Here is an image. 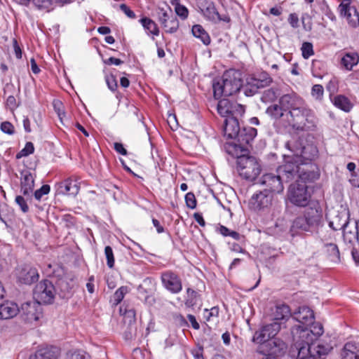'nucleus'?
Instances as JSON below:
<instances>
[{"label":"nucleus","instance_id":"35","mask_svg":"<svg viewBox=\"0 0 359 359\" xmlns=\"http://www.w3.org/2000/svg\"><path fill=\"white\" fill-rule=\"evenodd\" d=\"M342 231L345 242L354 243L358 241V230L356 222L354 224L352 229H349V224H348V227H345Z\"/></svg>","mask_w":359,"mask_h":359},{"label":"nucleus","instance_id":"21","mask_svg":"<svg viewBox=\"0 0 359 359\" xmlns=\"http://www.w3.org/2000/svg\"><path fill=\"white\" fill-rule=\"evenodd\" d=\"M292 317L306 327L309 326L314 322L313 311L306 306L299 307L297 311L293 313Z\"/></svg>","mask_w":359,"mask_h":359},{"label":"nucleus","instance_id":"61","mask_svg":"<svg viewBox=\"0 0 359 359\" xmlns=\"http://www.w3.org/2000/svg\"><path fill=\"white\" fill-rule=\"evenodd\" d=\"M120 9L130 18L133 19L135 18V13L130 9L126 4H122L120 5Z\"/></svg>","mask_w":359,"mask_h":359},{"label":"nucleus","instance_id":"44","mask_svg":"<svg viewBox=\"0 0 359 359\" xmlns=\"http://www.w3.org/2000/svg\"><path fill=\"white\" fill-rule=\"evenodd\" d=\"M127 287L122 286L119 287L114 294L111 301L115 305L118 304L124 298L125 294L127 293Z\"/></svg>","mask_w":359,"mask_h":359},{"label":"nucleus","instance_id":"10","mask_svg":"<svg viewBox=\"0 0 359 359\" xmlns=\"http://www.w3.org/2000/svg\"><path fill=\"white\" fill-rule=\"evenodd\" d=\"M198 6L203 16L209 21L217 23L220 21L229 22L228 16H221L213 1L210 0H198Z\"/></svg>","mask_w":359,"mask_h":359},{"label":"nucleus","instance_id":"7","mask_svg":"<svg viewBox=\"0 0 359 359\" xmlns=\"http://www.w3.org/2000/svg\"><path fill=\"white\" fill-rule=\"evenodd\" d=\"M273 194L267 191H262L254 194L249 200L250 209L256 212H265L272 205Z\"/></svg>","mask_w":359,"mask_h":359},{"label":"nucleus","instance_id":"25","mask_svg":"<svg viewBox=\"0 0 359 359\" xmlns=\"http://www.w3.org/2000/svg\"><path fill=\"white\" fill-rule=\"evenodd\" d=\"M303 100L294 93L285 94L279 99V104L287 110H292L298 104H301Z\"/></svg>","mask_w":359,"mask_h":359},{"label":"nucleus","instance_id":"41","mask_svg":"<svg viewBox=\"0 0 359 359\" xmlns=\"http://www.w3.org/2000/svg\"><path fill=\"white\" fill-rule=\"evenodd\" d=\"M311 344L313 353L318 357L326 355L331 350V347L329 346H324L320 344H316L313 342Z\"/></svg>","mask_w":359,"mask_h":359},{"label":"nucleus","instance_id":"48","mask_svg":"<svg viewBox=\"0 0 359 359\" xmlns=\"http://www.w3.org/2000/svg\"><path fill=\"white\" fill-rule=\"evenodd\" d=\"M219 316V309L218 307L214 306L212 309H205L203 312V318L205 319L207 322H210L212 320L213 318H217Z\"/></svg>","mask_w":359,"mask_h":359},{"label":"nucleus","instance_id":"31","mask_svg":"<svg viewBox=\"0 0 359 359\" xmlns=\"http://www.w3.org/2000/svg\"><path fill=\"white\" fill-rule=\"evenodd\" d=\"M342 359H358L359 350L353 342H347L341 353Z\"/></svg>","mask_w":359,"mask_h":359},{"label":"nucleus","instance_id":"43","mask_svg":"<svg viewBox=\"0 0 359 359\" xmlns=\"http://www.w3.org/2000/svg\"><path fill=\"white\" fill-rule=\"evenodd\" d=\"M53 1L60 4H67L70 0H33L34 4L39 8H47Z\"/></svg>","mask_w":359,"mask_h":359},{"label":"nucleus","instance_id":"26","mask_svg":"<svg viewBox=\"0 0 359 359\" xmlns=\"http://www.w3.org/2000/svg\"><path fill=\"white\" fill-rule=\"evenodd\" d=\"M348 219V212L343 211L329 222V226L334 231L343 230L345 227H348V224H349Z\"/></svg>","mask_w":359,"mask_h":359},{"label":"nucleus","instance_id":"28","mask_svg":"<svg viewBox=\"0 0 359 359\" xmlns=\"http://www.w3.org/2000/svg\"><path fill=\"white\" fill-rule=\"evenodd\" d=\"M19 311L20 309L15 303L7 302L0 305V318L8 319L13 318Z\"/></svg>","mask_w":359,"mask_h":359},{"label":"nucleus","instance_id":"63","mask_svg":"<svg viewBox=\"0 0 359 359\" xmlns=\"http://www.w3.org/2000/svg\"><path fill=\"white\" fill-rule=\"evenodd\" d=\"M104 63L107 65H114L118 66V65L123 64V62L118 58L111 57L108 58L107 60H104Z\"/></svg>","mask_w":359,"mask_h":359},{"label":"nucleus","instance_id":"62","mask_svg":"<svg viewBox=\"0 0 359 359\" xmlns=\"http://www.w3.org/2000/svg\"><path fill=\"white\" fill-rule=\"evenodd\" d=\"M114 148L116 152L121 154V155L126 156L127 154V150L124 148L121 143L115 142L114 144Z\"/></svg>","mask_w":359,"mask_h":359},{"label":"nucleus","instance_id":"56","mask_svg":"<svg viewBox=\"0 0 359 359\" xmlns=\"http://www.w3.org/2000/svg\"><path fill=\"white\" fill-rule=\"evenodd\" d=\"M15 203L19 205L20 210L23 212H27L29 211V206L25 201V199L24 198L23 196H17L15 197Z\"/></svg>","mask_w":359,"mask_h":359},{"label":"nucleus","instance_id":"64","mask_svg":"<svg viewBox=\"0 0 359 359\" xmlns=\"http://www.w3.org/2000/svg\"><path fill=\"white\" fill-rule=\"evenodd\" d=\"M349 182L352 186L359 188V176L355 172L351 173Z\"/></svg>","mask_w":359,"mask_h":359},{"label":"nucleus","instance_id":"4","mask_svg":"<svg viewBox=\"0 0 359 359\" xmlns=\"http://www.w3.org/2000/svg\"><path fill=\"white\" fill-rule=\"evenodd\" d=\"M287 198L290 202L296 206H306L310 201L311 194L308 191L306 183L297 181L291 184L288 189Z\"/></svg>","mask_w":359,"mask_h":359},{"label":"nucleus","instance_id":"24","mask_svg":"<svg viewBox=\"0 0 359 359\" xmlns=\"http://www.w3.org/2000/svg\"><path fill=\"white\" fill-rule=\"evenodd\" d=\"M240 129L238 121L235 116H229L224 120V133L228 138H236Z\"/></svg>","mask_w":359,"mask_h":359},{"label":"nucleus","instance_id":"34","mask_svg":"<svg viewBox=\"0 0 359 359\" xmlns=\"http://www.w3.org/2000/svg\"><path fill=\"white\" fill-rule=\"evenodd\" d=\"M324 250L327 254V258L334 263L340 262V254L337 245L335 243H326L324 245Z\"/></svg>","mask_w":359,"mask_h":359},{"label":"nucleus","instance_id":"58","mask_svg":"<svg viewBox=\"0 0 359 359\" xmlns=\"http://www.w3.org/2000/svg\"><path fill=\"white\" fill-rule=\"evenodd\" d=\"M106 83L108 88L113 92L117 88V81L113 75H109L106 77Z\"/></svg>","mask_w":359,"mask_h":359},{"label":"nucleus","instance_id":"30","mask_svg":"<svg viewBox=\"0 0 359 359\" xmlns=\"http://www.w3.org/2000/svg\"><path fill=\"white\" fill-rule=\"evenodd\" d=\"M359 62V55L355 52L345 53L341 59V65L346 70H351Z\"/></svg>","mask_w":359,"mask_h":359},{"label":"nucleus","instance_id":"15","mask_svg":"<svg viewBox=\"0 0 359 359\" xmlns=\"http://www.w3.org/2000/svg\"><path fill=\"white\" fill-rule=\"evenodd\" d=\"M161 279L163 286L170 292L177 294L182 291V280L176 273L165 271L161 273Z\"/></svg>","mask_w":359,"mask_h":359},{"label":"nucleus","instance_id":"16","mask_svg":"<svg viewBox=\"0 0 359 359\" xmlns=\"http://www.w3.org/2000/svg\"><path fill=\"white\" fill-rule=\"evenodd\" d=\"M257 135V130L252 127H244L240 129L238 135H236L237 143L235 147L240 149L241 151L248 150V145Z\"/></svg>","mask_w":359,"mask_h":359},{"label":"nucleus","instance_id":"50","mask_svg":"<svg viewBox=\"0 0 359 359\" xmlns=\"http://www.w3.org/2000/svg\"><path fill=\"white\" fill-rule=\"evenodd\" d=\"M50 187L48 184L43 185L40 189L36 190L34 193V198L37 201H40L44 195L49 194Z\"/></svg>","mask_w":359,"mask_h":359},{"label":"nucleus","instance_id":"32","mask_svg":"<svg viewBox=\"0 0 359 359\" xmlns=\"http://www.w3.org/2000/svg\"><path fill=\"white\" fill-rule=\"evenodd\" d=\"M273 316L274 320H280L288 319L292 316V314L290 309L287 305L285 304H277L275 306V309L273 311Z\"/></svg>","mask_w":359,"mask_h":359},{"label":"nucleus","instance_id":"59","mask_svg":"<svg viewBox=\"0 0 359 359\" xmlns=\"http://www.w3.org/2000/svg\"><path fill=\"white\" fill-rule=\"evenodd\" d=\"M288 22L293 28L299 27V18L296 13H290L288 17Z\"/></svg>","mask_w":359,"mask_h":359},{"label":"nucleus","instance_id":"13","mask_svg":"<svg viewBox=\"0 0 359 359\" xmlns=\"http://www.w3.org/2000/svg\"><path fill=\"white\" fill-rule=\"evenodd\" d=\"M217 111L222 116L229 117L243 115L245 108L243 105L228 99H222L218 102Z\"/></svg>","mask_w":359,"mask_h":359},{"label":"nucleus","instance_id":"57","mask_svg":"<svg viewBox=\"0 0 359 359\" xmlns=\"http://www.w3.org/2000/svg\"><path fill=\"white\" fill-rule=\"evenodd\" d=\"M1 130L3 133L8 135H13L14 133V126L8 121L1 123Z\"/></svg>","mask_w":359,"mask_h":359},{"label":"nucleus","instance_id":"2","mask_svg":"<svg viewBox=\"0 0 359 359\" xmlns=\"http://www.w3.org/2000/svg\"><path fill=\"white\" fill-rule=\"evenodd\" d=\"M242 87L241 74L239 71L229 69L226 71L220 79L213 81L214 97L219 99L233 95Z\"/></svg>","mask_w":359,"mask_h":359},{"label":"nucleus","instance_id":"54","mask_svg":"<svg viewBox=\"0 0 359 359\" xmlns=\"http://www.w3.org/2000/svg\"><path fill=\"white\" fill-rule=\"evenodd\" d=\"M185 202L187 207L191 209H194L196 207V197L192 192H189L186 194Z\"/></svg>","mask_w":359,"mask_h":359},{"label":"nucleus","instance_id":"8","mask_svg":"<svg viewBox=\"0 0 359 359\" xmlns=\"http://www.w3.org/2000/svg\"><path fill=\"white\" fill-rule=\"evenodd\" d=\"M285 147L297 158L312 161L318 154V149L313 145L302 146L297 142L289 141L285 144Z\"/></svg>","mask_w":359,"mask_h":359},{"label":"nucleus","instance_id":"39","mask_svg":"<svg viewBox=\"0 0 359 359\" xmlns=\"http://www.w3.org/2000/svg\"><path fill=\"white\" fill-rule=\"evenodd\" d=\"M170 4L175 7L176 14L182 20L187 18L189 11L185 6L180 4V0H170Z\"/></svg>","mask_w":359,"mask_h":359},{"label":"nucleus","instance_id":"51","mask_svg":"<svg viewBox=\"0 0 359 359\" xmlns=\"http://www.w3.org/2000/svg\"><path fill=\"white\" fill-rule=\"evenodd\" d=\"M138 292L142 297L140 298H144V301L145 304H147L149 305H151L154 303L155 299L153 295L151 294H147V291L142 287L140 286L138 287Z\"/></svg>","mask_w":359,"mask_h":359},{"label":"nucleus","instance_id":"46","mask_svg":"<svg viewBox=\"0 0 359 359\" xmlns=\"http://www.w3.org/2000/svg\"><path fill=\"white\" fill-rule=\"evenodd\" d=\"M302 57L304 59H308L314 54L313 45L309 42H304L302 48Z\"/></svg>","mask_w":359,"mask_h":359},{"label":"nucleus","instance_id":"6","mask_svg":"<svg viewBox=\"0 0 359 359\" xmlns=\"http://www.w3.org/2000/svg\"><path fill=\"white\" fill-rule=\"evenodd\" d=\"M55 294L53 285L47 280L37 284L34 291V297L40 304H51L55 298Z\"/></svg>","mask_w":359,"mask_h":359},{"label":"nucleus","instance_id":"17","mask_svg":"<svg viewBox=\"0 0 359 359\" xmlns=\"http://www.w3.org/2000/svg\"><path fill=\"white\" fill-rule=\"evenodd\" d=\"M15 276L19 283L31 285L39 279V273L35 268L30 266H23L17 268Z\"/></svg>","mask_w":359,"mask_h":359},{"label":"nucleus","instance_id":"12","mask_svg":"<svg viewBox=\"0 0 359 359\" xmlns=\"http://www.w3.org/2000/svg\"><path fill=\"white\" fill-rule=\"evenodd\" d=\"M19 313L25 322L32 323L41 317L42 310L41 304L35 300L22 304Z\"/></svg>","mask_w":359,"mask_h":359},{"label":"nucleus","instance_id":"36","mask_svg":"<svg viewBox=\"0 0 359 359\" xmlns=\"http://www.w3.org/2000/svg\"><path fill=\"white\" fill-rule=\"evenodd\" d=\"M140 22L149 35L151 34L153 36L159 35V29L154 21L148 18H143L140 20Z\"/></svg>","mask_w":359,"mask_h":359},{"label":"nucleus","instance_id":"55","mask_svg":"<svg viewBox=\"0 0 359 359\" xmlns=\"http://www.w3.org/2000/svg\"><path fill=\"white\" fill-rule=\"evenodd\" d=\"M157 15L158 20L162 25H164V23L170 18L168 11L161 8L158 9Z\"/></svg>","mask_w":359,"mask_h":359},{"label":"nucleus","instance_id":"45","mask_svg":"<svg viewBox=\"0 0 359 359\" xmlns=\"http://www.w3.org/2000/svg\"><path fill=\"white\" fill-rule=\"evenodd\" d=\"M34 151V144L31 142H28L26 143L25 147L16 154V158L20 159L22 157L27 156L33 154Z\"/></svg>","mask_w":359,"mask_h":359},{"label":"nucleus","instance_id":"1","mask_svg":"<svg viewBox=\"0 0 359 359\" xmlns=\"http://www.w3.org/2000/svg\"><path fill=\"white\" fill-rule=\"evenodd\" d=\"M282 172H285L287 179L293 178L299 172H301L299 175L301 180H309L311 179V174L301 171V168L298 165L292 163H287L278 169V174L266 173L261 177L259 180L260 184L266 187L264 191H267L271 194H280L283 192L284 187L280 176Z\"/></svg>","mask_w":359,"mask_h":359},{"label":"nucleus","instance_id":"37","mask_svg":"<svg viewBox=\"0 0 359 359\" xmlns=\"http://www.w3.org/2000/svg\"><path fill=\"white\" fill-rule=\"evenodd\" d=\"M192 33L195 37L200 39L205 45H208L210 43L209 35L201 25H194L192 27Z\"/></svg>","mask_w":359,"mask_h":359},{"label":"nucleus","instance_id":"47","mask_svg":"<svg viewBox=\"0 0 359 359\" xmlns=\"http://www.w3.org/2000/svg\"><path fill=\"white\" fill-rule=\"evenodd\" d=\"M289 224L284 219H278L275 224V231L276 233H285L288 230Z\"/></svg>","mask_w":359,"mask_h":359},{"label":"nucleus","instance_id":"40","mask_svg":"<svg viewBox=\"0 0 359 359\" xmlns=\"http://www.w3.org/2000/svg\"><path fill=\"white\" fill-rule=\"evenodd\" d=\"M162 26L163 27L166 32L174 33L179 28V21L176 17L172 16Z\"/></svg>","mask_w":359,"mask_h":359},{"label":"nucleus","instance_id":"49","mask_svg":"<svg viewBox=\"0 0 359 359\" xmlns=\"http://www.w3.org/2000/svg\"><path fill=\"white\" fill-rule=\"evenodd\" d=\"M104 254L108 267L110 269L113 268L114 265V257L112 248L110 246H106L104 248Z\"/></svg>","mask_w":359,"mask_h":359},{"label":"nucleus","instance_id":"11","mask_svg":"<svg viewBox=\"0 0 359 359\" xmlns=\"http://www.w3.org/2000/svg\"><path fill=\"white\" fill-rule=\"evenodd\" d=\"M271 81V78L264 73L260 75V78H248L246 83L243 86L242 85V88L246 96H252L257 93L259 88L269 86Z\"/></svg>","mask_w":359,"mask_h":359},{"label":"nucleus","instance_id":"22","mask_svg":"<svg viewBox=\"0 0 359 359\" xmlns=\"http://www.w3.org/2000/svg\"><path fill=\"white\" fill-rule=\"evenodd\" d=\"M311 110L306 108L304 105V101L301 104H298L296 107L289 111V114L292 118L290 124L294 129L301 123L302 121H304L305 116L309 113Z\"/></svg>","mask_w":359,"mask_h":359},{"label":"nucleus","instance_id":"18","mask_svg":"<svg viewBox=\"0 0 359 359\" xmlns=\"http://www.w3.org/2000/svg\"><path fill=\"white\" fill-rule=\"evenodd\" d=\"M304 216L312 229L317 228L322 224L323 211L318 205L306 208Z\"/></svg>","mask_w":359,"mask_h":359},{"label":"nucleus","instance_id":"20","mask_svg":"<svg viewBox=\"0 0 359 359\" xmlns=\"http://www.w3.org/2000/svg\"><path fill=\"white\" fill-rule=\"evenodd\" d=\"M57 191L59 194L76 196L79 191V182L76 178L69 177L57 184Z\"/></svg>","mask_w":359,"mask_h":359},{"label":"nucleus","instance_id":"27","mask_svg":"<svg viewBox=\"0 0 359 359\" xmlns=\"http://www.w3.org/2000/svg\"><path fill=\"white\" fill-rule=\"evenodd\" d=\"M311 230V227L309 226V223L306 221V219L304 215L297 217L293 220L289 229L292 236L297 234L299 231H310Z\"/></svg>","mask_w":359,"mask_h":359},{"label":"nucleus","instance_id":"60","mask_svg":"<svg viewBox=\"0 0 359 359\" xmlns=\"http://www.w3.org/2000/svg\"><path fill=\"white\" fill-rule=\"evenodd\" d=\"M53 107H54V109H55V111L57 112L58 116L62 120V116L65 114V112L63 111V109H62V102L59 100H54Z\"/></svg>","mask_w":359,"mask_h":359},{"label":"nucleus","instance_id":"3","mask_svg":"<svg viewBox=\"0 0 359 359\" xmlns=\"http://www.w3.org/2000/svg\"><path fill=\"white\" fill-rule=\"evenodd\" d=\"M237 170L241 177L253 181L259 175L261 166L255 157L241 155L237 158Z\"/></svg>","mask_w":359,"mask_h":359},{"label":"nucleus","instance_id":"42","mask_svg":"<svg viewBox=\"0 0 359 359\" xmlns=\"http://www.w3.org/2000/svg\"><path fill=\"white\" fill-rule=\"evenodd\" d=\"M187 297L185 299L186 306L193 307L194 306L196 305L198 293L195 290H194L191 288H188L187 290Z\"/></svg>","mask_w":359,"mask_h":359},{"label":"nucleus","instance_id":"53","mask_svg":"<svg viewBox=\"0 0 359 359\" xmlns=\"http://www.w3.org/2000/svg\"><path fill=\"white\" fill-rule=\"evenodd\" d=\"M323 87L320 84H316L312 87L311 95L316 100H321L323 97Z\"/></svg>","mask_w":359,"mask_h":359},{"label":"nucleus","instance_id":"29","mask_svg":"<svg viewBox=\"0 0 359 359\" xmlns=\"http://www.w3.org/2000/svg\"><path fill=\"white\" fill-rule=\"evenodd\" d=\"M304 119L295 130L301 131H315L316 130L318 121L311 110Z\"/></svg>","mask_w":359,"mask_h":359},{"label":"nucleus","instance_id":"23","mask_svg":"<svg viewBox=\"0 0 359 359\" xmlns=\"http://www.w3.org/2000/svg\"><path fill=\"white\" fill-rule=\"evenodd\" d=\"M295 341V346L298 349V354L297 359H314L316 357L315 353L313 352L311 344H306L304 341L294 337Z\"/></svg>","mask_w":359,"mask_h":359},{"label":"nucleus","instance_id":"38","mask_svg":"<svg viewBox=\"0 0 359 359\" xmlns=\"http://www.w3.org/2000/svg\"><path fill=\"white\" fill-rule=\"evenodd\" d=\"M285 111H286L280 104H272L266 109V114L274 119L280 118L284 115Z\"/></svg>","mask_w":359,"mask_h":359},{"label":"nucleus","instance_id":"19","mask_svg":"<svg viewBox=\"0 0 359 359\" xmlns=\"http://www.w3.org/2000/svg\"><path fill=\"white\" fill-rule=\"evenodd\" d=\"M35 175L29 170L20 172V189L23 195L30 196L34 187Z\"/></svg>","mask_w":359,"mask_h":359},{"label":"nucleus","instance_id":"9","mask_svg":"<svg viewBox=\"0 0 359 359\" xmlns=\"http://www.w3.org/2000/svg\"><path fill=\"white\" fill-rule=\"evenodd\" d=\"M338 10L341 17L346 18L348 26L355 29L359 27V11L351 6V0H342Z\"/></svg>","mask_w":359,"mask_h":359},{"label":"nucleus","instance_id":"14","mask_svg":"<svg viewBox=\"0 0 359 359\" xmlns=\"http://www.w3.org/2000/svg\"><path fill=\"white\" fill-rule=\"evenodd\" d=\"M280 325L277 322L262 327L256 331L253 336V341L257 344H264L271 339H273L280 331Z\"/></svg>","mask_w":359,"mask_h":359},{"label":"nucleus","instance_id":"52","mask_svg":"<svg viewBox=\"0 0 359 359\" xmlns=\"http://www.w3.org/2000/svg\"><path fill=\"white\" fill-rule=\"evenodd\" d=\"M65 359H90V356L83 351H76L67 353Z\"/></svg>","mask_w":359,"mask_h":359},{"label":"nucleus","instance_id":"5","mask_svg":"<svg viewBox=\"0 0 359 359\" xmlns=\"http://www.w3.org/2000/svg\"><path fill=\"white\" fill-rule=\"evenodd\" d=\"M309 325L310 328H308L307 326L305 327L297 326L293 328L292 331L293 337L304 341L306 344L314 342L323 334V327L320 323L314 322Z\"/></svg>","mask_w":359,"mask_h":359},{"label":"nucleus","instance_id":"33","mask_svg":"<svg viewBox=\"0 0 359 359\" xmlns=\"http://www.w3.org/2000/svg\"><path fill=\"white\" fill-rule=\"evenodd\" d=\"M333 104L341 110L348 112L353 108V104L348 97L344 95H339L332 100Z\"/></svg>","mask_w":359,"mask_h":359}]
</instances>
